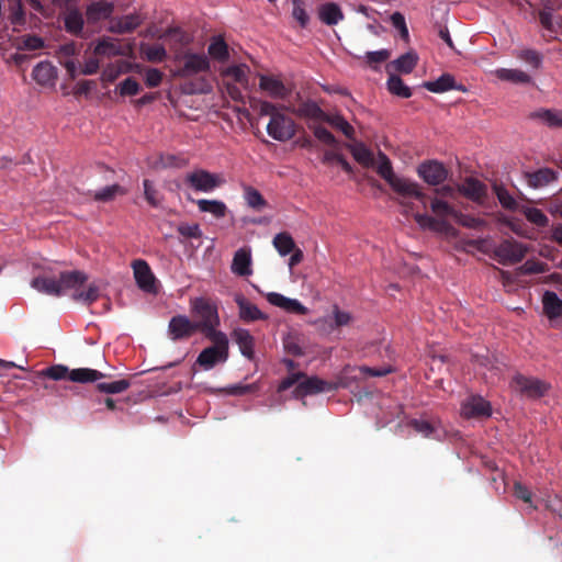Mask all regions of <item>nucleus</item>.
<instances>
[{"mask_svg": "<svg viewBox=\"0 0 562 562\" xmlns=\"http://www.w3.org/2000/svg\"><path fill=\"white\" fill-rule=\"evenodd\" d=\"M88 280V276L79 270L60 272L58 278L40 276L31 281L36 291L50 296L65 295L70 290H77Z\"/></svg>", "mask_w": 562, "mask_h": 562, "instance_id": "f257e3e1", "label": "nucleus"}, {"mask_svg": "<svg viewBox=\"0 0 562 562\" xmlns=\"http://www.w3.org/2000/svg\"><path fill=\"white\" fill-rule=\"evenodd\" d=\"M191 313L196 318L194 321L200 333L204 336H213L224 334L216 330L220 325L217 307L210 300L204 297H195L190 301Z\"/></svg>", "mask_w": 562, "mask_h": 562, "instance_id": "f03ea898", "label": "nucleus"}, {"mask_svg": "<svg viewBox=\"0 0 562 562\" xmlns=\"http://www.w3.org/2000/svg\"><path fill=\"white\" fill-rule=\"evenodd\" d=\"M392 190L398 194L402 200L401 204L411 211L416 209L426 210L428 204V196L422 191L420 186L407 178L396 177L391 183Z\"/></svg>", "mask_w": 562, "mask_h": 562, "instance_id": "7ed1b4c3", "label": "nucleus"}, {"mask_svg": "<svg viewBox=\"0 0 562 562\" xmlns=\"http://www.w3.org/2000/svg\"><path fill=\"white\" fill-rule=\"evenodd\" d=\"M213 345L203 349L196 358V364L204 370L213 369L228 359V339L226 334L205 336Z\"/></svg>", "mask_w": 562, "mask_h": 562, "instance_id": "20e7f679", "label": "nucleus"}, {"mask_svg": "<svg viewBox=\"0 0 562 562\" xmlns=\"http://www.w3.org/2000/svg\"><path fill=\"white\" fill-rule=\"evenodd\" d=\"M430 209L437 218L428 214L419 213V210L414 213V220L422 228L440 231L447 225L445 218L448 216L454 217L457 213L448 202L436 198L430 201Z\"/></svg>", "mask_w": 562, "mask_h": 562, "instance_id": "39448f33", "label": "nucleus"}, {"mask_svg": "<svg viewBox=\"0 0 562 562\" xmlns=\"http://www.w3.org/2000/svg\"><path fill=\"white\" fill-rule=\"evenodd\" d=\"M183 182L195 191L209 193L220 188L225 180L218 173H212L205 169H195L184 176Z\"/></svg>", "mask_w": 562, "mask_h": 562, "instance_id": "423d86ee", "label": "nucleus"}, {"mask_svg": "<svg viewBox=\"0 0 562 562\" xmlns=\"http://www.w3.org/2000/svg\"><path fill=\"white\" fill-rule=\"evenodd\" d=\"M512 385L522 396L532 400L544 396L551 389V385L546 381L538 378L526 376L520 373L513 376Z\"/></svg>", "mask_w": 562, "mask_h": 562, "instance_id": "0eeeda50", "label": "nucleus"}, {"mask_svg": "<svg viewBox=\"0 0 562 562\" xmlns=\"http://www.w3.org/2000/svg\"><path fill=\"white\" fill-rule=\"evenodd\" d=\"M528 248L525 244L515 240L514 238L504 239L494 249V257L501 265H514L520 262Z\"/></svg>", "mask_w": 562, "mask_h": 562, "instance_id": "6e6552de", "label": "nucleus"}, {"mask_svg": "<svg viewBox=\"0 0 562 562\" xmlns=\"http://www.w3.org/2000/svg\"><path fill=\"white\" fill-rule=\"evenodd\" d=\"M339 387L336 382H329L319 379L318 376L303 378L300 383L294 387L292 394L294 398H303L307 395H315L323 392L335 391Z\"/></svg>", "mask_w": 562, "mask_h": 562, "instance_id": "1a4fd4ad", "label": "nucleus"}, {"mask_svg": "<svg viewBox=\"0 0 562 562\" xmlns=\"http://www.w3.org/2000/svg\"><path fill=\"white\" fill-rule=\"evenodd\" d=\"M210 70V60L206 55L186 52L181 58L178 75L182 78L192 77Z\"/></svg>", "mask_w": 562, "mask_h": 562, "instance_id": "9d476101", "label": "nucleus"}, {"mask_svg": "<svg viewBox=\"0 0 562 562\" xmlns=\"http://www.w3.org/2000/svg\"><path fill=\"white\" fill-rule=\"evenodd\" d=\"M267 133L276 140L286 142L295 136V123L282 113L273 115L267 125Z\"/></svg>", "mask_w": 562, "mask_h": 562, "instance_id": "9b49d317", "label": "nucleus"}, {"mask_svg": "<svg viewBox=\"0 0 562 562\" xmlns=\"http://www.w3.org/2000/svg\"><path fill=\"white\" fill-rule=\"evenodd\" d=\"M417 173L429 186H439L447 180L449 171L438 160H426L418 166Z\"/></svg>", "mask_w": 562, "mask_h": 562, "instance_id": "f8f14e48", "label": "nucleus"}, {"mask_svg": "<svg viewBox=\"0 0 562 562\" xmlns=\"http://www.w3.org/2000/svg\"><path fill=\"white\" fill-rule=\"evenodd\" d=\"M198 331L200 330L194 321L186 315H176L170 318L168 324V335L173 341L188 339Z\"/></svg>", "mask_w": 562, "mask_h": 562, "instance_id": "ddd939ff", "label": "nucleus"}, {"mask_svg": "<svg viewBox=\"0 0 562 562\" xmlns=\"http://www.w3.org/2000/svg\"><path fill=\"white\" fill-rule=\"evenodd\" d=\"M134 278L137 286L147 293H156V278L149 265L143 259H136L132 262Z\"/></svg>", "mask_w": 562, "mask_h": 562, "instance_id": "4468645a", "label": "nucleus"}, {"mask_svg": "<svg viewBox=\"0 0 562 562\" xmlns=\"http://www.w3.org/2000/svg\"><path fill=\"white\" fill-rule=\"evenodd\" d=\"M259 88L270 98L278 100L288 99L292 92L278 77L268 75H259Z\"/></svg>", "mask_w": 562, "mask_h": 562, "instance_id": "2eb2a0df", "label": "nucleus"}, {"mask_svg": "<svg viewBox=\"0 0 562 562\" xmlns=\"http://www.w3.org/2000/svg\"><path fill=\"white\" fill-rule=\"evenodd\" d=\"M458 191L469 200L483 203L487 196V187L476 178L468 177L458 187Z\"/></svg>", "mask_w": 562, "mask_h": 562, "instance_id": "dca6fc26", "label": "nucleus"}, {"mask_svg": "<svg viewBox=\"0 0 562 562\" xmlns=\"http://www.w3.org/2000/svg\"><path fill=\"white\" fill-rule=\"evenodd\" d=\"M491 413L490 403L481 396H472L461 406V415L465 418L488 417Z\"/></svg>", "mask_w": 562, "mask_h": 562, "instance_id": "f3484780", "label": "nucleus"}, {"mask_svg": "<svg viewBox=\"0 0 562 562\" xmlns=\"http://www.w3.org/2000/svg\"><path fill=\"white\" fill-rule=\"evenodd\" d=\"M558 171L543 167L535 171L525 172L527 184L532 189L543 188L558 180Z\"/></svg>", "mask_w": 562, "mask_h": 562, "instance_id": "a211bd4d", "label": "nucleus"}, {"mask_svg": "<svg viewBox=\"0 0 562 562\" xmlns=\"http://www.w3.org/2000/svg\"><path fill=\"white\" fill-rule=\"evenodd\" d=\"M266 297L271 305L278 306L289 313L299 315H306L308 313L307 307H305L300 301L295 299L286 297L277 292H270Z\"/></svg>", "mask_w": 562, "mask_h": 562, "instance_id": "6ab92c4d", "label": "nucleus"}, {"mask_svg": "<svg viewBox=\"0 0 562 562\" xmlns=\"http://www.w3.org/2000/svg\"><path fill=\"white\" fill-rule=\"evenodd\" d=\"M235 303L239 310V318L243 322L251 323L256 321H265L268 316L261 312L257 305L249 302L244 295L237 294L235 296Z\"/></svg>", "mask_w": 562, "mask_h": 562, "instance_id": "aec40b11", "label": "nucleus"}, {"mask_svg": "<svg viewBox=\"0 0 562 562\" xmlns=\"http://www.w3.org/2000/svg\"><path fill=\"white\" fill-rule=\"evenodd\" d=\"M529 117L548 126L549 128L562 127V110L561 109H539L529 114Z\"/></svg>", "mask_w": 562, "mask_h": 562, "instance_id": "412c9836", "label": "nucleus"}, {"mask_svg": "<svg viewBox=\"0 0 562 562\" xmlns=\"http://www.w3.org/2000/svg\"><path fill=\"white\" fill-rule=\"evenodd\" d=\"M423 87L434 93H442L449 90L467 91L464 86L457 85L454 77L450 74H442L437 80L425 81Z\"/></svg>", "mask_w": 562, "mask_h": 562, "instance_id": "4be33fe9", "label": "nucleus"}, {"mask_svg": "<svg viewBox=\"0 0 562 562\" xmlns=\"http://www.w3.org/2000/svg\"><path fill=\"white\" fill-rule=\"evenodd\" d=\"M291 113L304 117V119H311L315 121H324L326 117V113L319 108V105L312 101H304L299 104V106H286L285 108Z\"/></svg>", "mask_w": 562, "mask_h": 562, "instance_id": "5701e85b", "label": "nucleus"}, {"mask_svg": "<svg viewBox=\"0 0 562 562\" xmlns=\"http://www.w3.org/2000/svg\"><path fill=\"white\" fill-rule=\"evenodd\" d=\"M232 338L238 345L241 355L247 359L252 360L255 356V339L249 330L236 328L232 333Z\"/></svg>", "mask_w": 562, "mask_h": 562, "instance_id": "b1692460", "label": "nucleus"}, {"mask_svg": "<svg viewBox=\"0 0 562 562\" xmlns=\"http://www.w3.org/2000/svg\"><path fill=\"white\" fill-rule=\"evenodd\" d=\"M251 252L249 248L238 249L233 258L232 271L240 277H247L251 274Z\"/></svg>", "mask_w": 562, "mask_h": 562, "instance_id": "393cba45", "label": "nucleus"}, {"mask_svg": "<svg viewBox=\"0 0 562 562\" xmlns=\"http://www.w3.org/2000/svg\"><path fill=\"white\" fill-rule=\"evenodd\" d=\"M542 308L549 319L562 317V300L553 291H546L542 295Z\"/></svg>", "mask_w": 562, "mask_h": 562, "instance_id": "a878e982", "label": "nucleus"}, {"mask_svg": "<svg viewBox=\"0 0 562 562\" xmlns=\"http://www.w3.org/2000/svg\"><path fill=\"white\" fill-rule=\"evenodd\" d=\"M114 7L106 1H97L88 5L86 16L88 22L95 23L105 20L113 13Z\"/></svg>", "mask_w": 562, "mask_h": 562, "instance_id": "bb28decb", "label": "nucleus"}, {"mask_svg": "<svg viewBox=\"0 0 562 562\" xmlns=\"http://www.w3.org/2000/svg\"><path fill=\"white\" fill-rule=\"evenodd\" d=\"M318 18L323 23L331 26L342 21L345 15L337 3L326 2L319 7Z\"/></svg>", "mask_w": 562, "mask_h": 562, "instance_id": "cd10ccee", "label": "nucleus"}, {"mask_svg": "<svg viewBox=\"0 0 562 562\" xmlns=\"http://www.w3.org/2000/svg\"><path fill=\"white\" fill-rule=\"evenodd\" d=\"M94 54L99 56L114 57L125 54L124 48L119 40L112 37H103L94 47Z\"/></svg>", "mask_w": 562, "mask_h": 562, "instance_id": "c85d7f7f", "label": "nucleus"}, {"mask_svg": "<svg viewBox=\"0 0 562 562\" xmlns=\"http://www.w3.org/2000/svg\"><path fill=\"white\" fill-rule=\"evenodd\" d=\"M142 24V18L138 14H127L112 22L110 31L117 34L133 32Z\"/></svg>", "mask_w": 562, "mask_h": 562, "instance_id": "c756f323", "label": "nucleus"}, {"mask_svg": "<svg viewBox=\"0 0 562 562\" xmlns=\"http://www.w3.org/2000/svg\"><path fill=\"white\" fill-rule=\"evenodd\" d=\"M32 76L38 85L46 86L56 77L55 67L49 61H41L34 67Z\"/></svg>", "mask_w": 562, "mask_h": 562, "instance_id": "7c9ffc66", "label": "nucleus"}, {"mask_svg": "<svg viewBox=\"0 0 562 562\" xmlns=\"http://www.w3.org/2000/svg\"><path fill=\"white\" fill-rule=\"evenodd\" d=\"M105 378V374L90 368H78L70 370L69 380L76 383L95 382Z\"/></svg>", "mask_w": 562, "mask_h": 562, "instance_id": "2f4dec72", "label": "nucleus"}, {"mask_svg": "<svg viewBox=\"0 0 562 562\" xmlns=\"http://www.w3.org/2000/svg\"><path fill=\"white\" fill-rule=\"evenodd\" d=\"M418 55L411 50L401 55L397 59L393 60L389 67H393L396 71L402 74H411L416 67Z\"/></svg>", "mask_w": 562, "mask_h": 562, "instance_id": "473e14b6", "label": "nucleus"}, {"mask_svg": "<svg viewBox=\"0 0 562 562\" xmlns=\"http://www.w3.org/2000/svg\"><path fill=\"white\" fill-rule=\"evenodd\" d=\"M249 67L245 64L235 65L226 68L223 71V76L231 78L235 83H239L245 89H248L249 79H248Z\"/></svg>", "mask_w": 562, "mask_h": 562, "instance_id": "72a5a7b5", "label": "nucleus"}, {"mask_svg": "<svg viewBox=\"0 0 562 562\" xmlns=\"http://www.w3.org/2000/svg\"><path fill=\"white\" fill-rule=\"evenodd\" d=\"M200 212L211 213L216 218H222L226 215L227 206L224 202L217 200L200 199L196 201Z\"/></svg>", "mask_w": 562, "mask_h": 562, "instance_id": "f704fd0d", "label": "nucleus"}, {"mask_svg": "<svg viewBox=\"0 0 562 562\" xmlns=\"http://www.w3.org/2000/svg\"><path fill=\"white\" fill-rule=\"evenodd\" d=\"M244 199L246 204L257 212H260L268 206V202L263 195L251 186H246L244 188Z\"/></svg>", "mask_w": 562, "mask_h": 562, "instance_id": "c9c22d12", "label": "nucleus"}, {"mask_svg": "<svg viewBox=\"0 0 562 562\" xmlns=\"http://www.w3.org/2000/svg\"><path fill=\"white\" fill-rule=\"evenodd\" d=\"M519 212L525 215L528 222L537 227L543 228L549 225L548 216L540 209L521 205Z\"/></svg>", "mask_w": 562, "mask_h": 562, "instance_id": "e433bc0d", "label": "nucleus"}, {"mask_svg": "<svg viewBox=\"0 0 562 562\" xmlns=\"http://www.w3.org/2000/svg\"><path fill=\"white\" fill-rule=\"evenodd\" d=\"M127 193V190L123 188L120 184H112L102 188L101 190L95 191L92 194V198L94 201L98 202H111L113 201L117 195H125Z\"/></svg>", "mask_w": 562, "mask_h": 562, "instance_id": "4c0bfd02", "label": "nucleus"}, {"mask_svg": "<svg viewBox=\"0 0 562 562\" xmlns=\"http://www.w3.org/2000/svg\"><path fill=\"white\" fill-rule=\"evenodd\" d=\"M140 53L150 63H161L167 57L166 48L161 44H142Z\"/></svg>", "mask_w": 562, "mask_h": 562, "instance_id": "58836bf2", "label": "nucleus"}, {"mask_svg": "<svg viewBox=\"0 0 562 562\" xmlns=\"http://www.w3.org/2000/svg\"><path fill=\"white\" fill-rule=\"evenodd\" d=\"M65 30L76 36L81 35L83 29V18L78 10L69 11L65 16Z\"/></svg>", "mask_w": 562, "mask_h": 562, "instance_id": "ea45409f", "label": "nucleus"}, {"mask_svg": "<svg viewBox=\"0 0 562 562\" xmlns=\"http://www.w3.org/2000/svg\"><path fill=\"white\" fill-rule=\"evenodd\" d=\"M494 192L501 203V205L507 210V211H519L520 206L516 199L502 186V184H494L493 186Z\"/></svg>", "mask_w": 562, "mask_h": 562, "instance_id": "a19ab883", "label": "nucleus"}, {"mask_svg": "<svg viewBox=\"0 0 562 562\" xmlns=\"http://www.w3.org/2000/svg\"><path fill=\"white\" fill-rule=\"evenodd\" d=\"M496 75L498 79L514 83H529L531 81V77L519 69L502 68L496 71Z\"/></svg>", "mask_w": 562, "mask_h": 562, "instance_id": "79ce46f5", "label": "nucleus"}, {"mask_svg": "<svg viewBox=\"0 0 562 562\" xmlns=\"http://www.w3.org/2000/svg\"><path fill=\"white\" fill-rule=\"evenodd\" d=\"M387 89L392 94L407 99L412 97V90L407 87L401 77L397 75H390L387 79Z\"/></svg>", "mask_w": 562, "mask_h": 562, "instance_id": "37998d69", "label": "nucleus"}, {"mask_svg": "<svg viewBox=\"0 0 562 562\" xmlns=\"http://www.w3.org/2000/svg\"><path fill=\"white\" fill-rule=\"evenodd\" d=\"M80 288H77V290H72V299L75 301L82 302L87 305L92 304L95 302L100 296V289L95 284L91 283L89 284L88 289L86 291L80 290Z\"/></svg>", "mask_w": 562, "mask_h": 562, "instance_id": "c03bdc74", "label": "nucleus"}, {"mask_svg": "<svg viewBox=\"0 0 562 562\" xmlns=\"http://www.w3.org/2000/svg\"><path fill=\"white\" fill-rule=\"evenodd\" d=\"M273 246L281 256L291 254L295 248V243L289 233H279L273 238Z\"/></svg>", "mask_w": 562, "mask_h": 562, "instance_id": "a18cd8bd", "label": "nucleus"}, {"mask_svg": "<svg viewBox=\"0 0 562 562\" xmlns=\"http://www.w3.org/2000/svg\"><path fill=\"white\" fill-rule=\"evenodd\" d=\"M37 374L54 381L69 380L70 370L64 364H54L40 371Z\"/></svg>", "mask_w": 562, "mask_h": 562, "instance_id": "49530a36", "label": "nucleus"}, {"mask_svg": "<svg viewBox=\"0 0 562 562\" xmlns=\"http://www.w3.org/2000/svg\"><path fill=\"white\" fill-rule=\"evenodd\" d=\"M378 158L379 165L376 167V172L390 184L397 177L393 171L391 160L382 151L379 153Z\"/></svg>", "mask_w": 562, "mask_h": 562, "instance_id": "de8ad7c7", "label": "nucleus"}, {"mask_svg": "<svg viewBox=\"0 0 562 562\" xmlns=\"http://www.w3.org/2000/svg\"><path fill=\"white\" fill-rule=\"evenodd\" d=\"M353 158L361 165L370 167L373 164V155L362 143L349 146Z\"/></svg>", "mask_w": 562, "mask_h": 562, "instance_id": "09e8293b", "label": "nucleus"}, {"mask_svg": "<svg viewBox=\"0 0 562 562\" xmlns=\"http://www.w3.org/2000/svg\"><path fill=\"white\" fill-rule=\"evenodd\" d=\"M131 386V382L126 379L114 381V382H99L97 390L101 393L106 394H119L126 391Z\"/></svg>", "mask_w": 562, "mask_h": 562, "instance_id": "8fccbe9b", "label": "nucleus"}, {"mask_svg": "<svg viewBox=\"0 0 562 562\" xmlns=\"http://www.w3.org/2000/svg\"><path fill=\"white\" fill-rule=\"evenodd\" d=\"M207 52L211 57H213L214 59H216L218 61H224L229 56L228 46L225 43V41L222 38H217V40L213 41L209 45Z\"/></svg>", "mask_w": 562, "mask_h": 562, "instance_id": "3c124183", "label": "nucleus"}, {"mask_svg": "<svg viewBox=\"0 0 562 562\" xmlns=\"http://www.w3.org/2000/svg\"><path fill=\"white\" fill-rule=\"evenodd\" d=\"M292 3V18L296 20L301 27H306L310 22V15L305 9L304 0H290Z\"/></svg>", "mask_w": 562, "mask_h": 562, "instance_id": "603ef678", "label": "nucleus"}, {"mask_svg": "<svg viewBox=\"0 0 562 562\" xmlns=\"http://www.w3.org/2000/svg\"><path fill=\"white\" fill-rule=\"evenodd\" d=\"M325 122L329 123L331 126L340 130L344 135L348 138L353 137L355 130L353 127L341 116V115H327L324 119Z\"/></svg>", "mask_w": 562, "mask_h": 562, "instance_id": "864d4df0", "label": "nucleus"}, {"mask_svg": "<svg viewBox=\"0 0 562 562\" xmlns=\"http://www.w3.org/2000/svg\"><path fill=\"white\" fill-rule=\"evenodd\" d=\"M391 57V52L389 49H380L375 52H367L364 59L366 63L373 69H378V65L386 61Z\"/></svg>", "mask_w": 562, "mask_h": 562, "instance_id": "5fc2aeb1", "label": "nucleus"}, {"mask_svg": "<svg viewBox=\"0 0 562 562\" xmlns=\"http://www.w3.org/2000/svg\"><path fill=\"white\" fill-rule=\"evenodd\" d=\"M9 19L13 25H22L25 23V13L22 0L10 1Z\"/></svg>", "mask_w": 562, "mask_h": 562, "instance_id": "6e6d98bb", "label": "nucleus"}, {"mask_svg": "<svg viewBox=\"0 0 562 562\" xmlns=\"http://www.w3.org/2000/svg\"><path fill=\"white\" fill-rule=\"evenodd\" d=\"M144 186V196L145 200L154 207H157L160 205L161 195L159 191L153 186V182L148 179H145L143 181Z\"/></svg>", "mask_w": 562, "mask_h": 562, "instance_id": "4d7b16f0", "label": "nucleus"}, {"mask_svg": "<svg viewBox=\"0 0 562 562\" xmlns=\"http://www.w3.org/2000/svg\"><path fill=\"white\" fill-rule=\"evenodd\" d=\"M351 321L352 316L350 313L341 311L336 304L333 306V323L329 324L331 328L347 326Z\"/></svg>", "mask_w": 562, "mask_h": 562, "instance_id": "13d9d810", "label": "nucleus"}, {"mask_svg": "<svg viewBox=\"0 0 562 562\" xmlns=\"http://www.w3.org/2000/svg\"><path fill=\"white\" fill-rule=\"evenodd\" d=\"M415 431L423 435L426 438L432 437V435L436 432L435 426L424 419H412L408 424Z\"/></svg>", "mask_w": 562, "mask_h": 562, "instance_id": "bf43d9fd", "label": "nucleus"}, {"mask_svg": "<svg viewBox=\"0 0 562 562\" xmlns=\"http://www.w3.org/2000/svg\"><path fill=\"white\" fill-rule=\"evenodd\" d=\"M390 19L392 25L398 31L401 38L408 41L409 33L404 15L401 12H394Z\"/></svg>", "mask_w": 562, "mask_h": 562, "instance_id": "052dcab7", "label": "nucleus"}, {"mask_svg": "<svg viewBox=\"0 0 562 562\" xmlns=\"http://www.w3.org/2000/svg\"><path fill=\"white\" fill-rule=\"evenodd\" d=\"M453 218L460 225H462L464 227H468V228H473V229H477L481 226H483V224H484L483 220L474 217V216H471V215H468V214H462V213H460L458 211H457V213H456Z\"/></svg>", "mask_w": 562, "mask_h": 562, "instance_id": "680f3d73", "label": "nucleus"}, {"mask_svg": "<svg viewBox=\"0 0 562 562\" xmlns=\"http://www.w3.org/2000/svg\"><path fill=\"white\" fill-rule=\"evenodd\" d=\"M517 57L525 63L529 64L533 68H539L542 61V57L539 52L535 49H522L519 52Z\"/></svg>", "mask_w": 562, "mask_h": 562, "instance_id": "e2e57ef3", "label": "nucleus"}, {"mask_svg": "<svg viewBox=\"0 0 562 562\" xmlns=\"http://www.w3.org/2000/svg\"><path fill=\"white\" fill-rule=\"evenodd\" d=\"M44 47V41L37 35H25L19 45L20 49L37 50Z\"/></svg>", "mask_w": 562, "mask_h": 562, "instance_id": "0e129e2a", "label": "nucleus"}, {"mask_svg": "<svg viewBox=\"0 0 562 562\" xmlns=\"http://www.w3.org/2000/svg\"><path fill=\"white\" fill-rule=\"evenodd\" d=\"M177 231L184 238H196L198 239V238L202 237V231H201L199 224L181 223L177 227Z\"/></svg>", "mask_w": 562, "mask_h": 562, "instance_id": "69168bd1", "label": "nucleus"}, {"mask_svg": "<svg viewBox=\"0 0 562 562\" xmlns=\"http://www.w3.org/2000/svg\"><path fill=\"white\" fill-rule=\"evenodd\" d=\"M257 390H258V385L256 383H252V384L238 383V384H233V385L227 386L225 389V392L228 395L240 396V395L256 392Z\"/></svg>", "mask_w": 562, "mask_h": 562, "instance_id": "338daca9", "label": "nucleus"}, {"mask_svg": "<svg viewBox=\"0 0 562 562\" xmlns=\"http://www.w3.org/2000/svg\"><path fill=\"white\" fill-rule=\"evenodd\" d=\"M140 90L139 83L132 77L126 78L119 86L121 95H136Z\"/></svg>", "mask_w": 562, "mask_h": 562, "instance_id": "774afa93", "label": "nucleus"}]
</instances>
